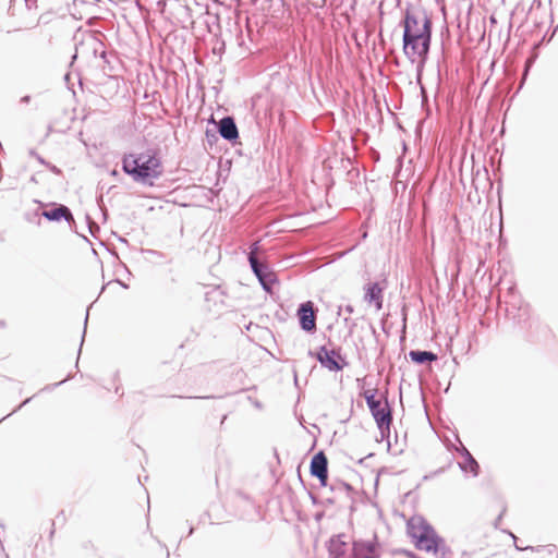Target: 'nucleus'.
I'll return each instance as SVG.
<instances>
[{"label":"nucleus","instance_id":"nucleus-1","mask_svg":"<svg viewBox=\"0 0 558 558\" xmlns=\"http://www.w3.org/2000/svg\"><path fill=\"white\" fill-rule=\"evenodd\" d=\"M432 38V21L423 12H408L404 19L403 52L418 66H423Z\"/></svg>","mask_w":558,"mask_h":558},{"label":"nucleus","instance_id":"nucleus-2","mask_svg":"<svg viewBox=\"0 0 558 558\" xmlns=\"http://www.w3.org/2000/svg\"><path fill=\"white\" fill-rule=\"evenodd\" d=\"M122 171L144 186H155V181L163 174L161 159L155 150L124 154L121 160Z\"/></svg>","mask_w":558,"mask_h":558},{"label":"nucleus","instance_id":"nucleus-3","mask_svg":"<svg viewBox=\"0 0 558 558\" xmlns=\"http://www.w3.org/2000/svg\"><path fill=\"white\" fill-rule=\"evenodd\" d=\"M407 533L416 549L433 554L438 551L441 538L423 517H411L407 522Z\"/></svg>","mask_w":558,"mask_h":558},{"label":"nucleus","instance_id":"nucleus-4","mask_svg":"<svg viewBox=\"0 0 558 558\" xmlns=\"http://www.w3.org/2000/svg\"><path fill=\"white\" fill-rule=\"evenodd\" d=\"M258 252L259 242L257 241L250 245L247 260L263 290L267 293H271L274 284L278 283V277L277 274L270 268L269 264L257 256Z\"/></svg>","mask_w":558,"mask_h":558},{"label":"nucleus","instance_id":"nucleus-5","mask_svg":"<svg viewBox=\"0 0 558 558\" xmlns=\"http://www.w3.org/2000/svg\"><path fill=\"white\" fill-rule=\"evenodd\" d=\"M232 501L236 515L244 521H257L260 519L259 507L244 492L236 490L233 494Z\"/></svg>","mask_w":558,"mask_h":558},{"label":"nucleus","instance_id":"nucleus-6","mask_svg":"<svg viewBox=\"0 0 558 558\" xmlns=\"http://www.w3.org/2000/svg\"><path fill=\"white\" fill-rule=\"evenodd\" d=\"M365 399L378 427L388 428L391 423V414L388 403H383L380 400L376 399L375 392L372 390H367L365 392Z\"/></svg>","mask_w":558,"mask_h":558},{"label":"nucleus","instance_id":"nucleus-7","mask_svg":"<svg viewBox=\"0 0 558 558\" xmlns=\"http://www.w3.org/2000/svg\"><path fill=\"white\" fill-rule=\"evenodd\" d=\"M209 123H213L218 134L231 145L239 143V129L232 116H225L218 122L215 121L214 116H210Z\"/></svg>","mask_w":558,"mask_h":558},{"label":"nucleus","instance_id":"nucleus-8","mask_svg":"<svg viewBox=\"0 0 558 558\" xmlns=\"http://www.w3.org/2000/svg\"><path fill=\"white\" fill-rule=\"evenodd\" d=\"M49 205L51 206L50 209H44L41 211V215L45 219L50 222H60L65 220L71 228L73 225H75L74 216L66 205L58 203H51Z\"/></svg>","mask_w":558,"mask_h":558},{"label":"nucleus","instance_id":"nucleus-9","mask_svg":"<svg viewBox=\"0 0 558 558\" xmlns=\"http://www.w3.org/2000/svg\"><path fill=\"white\" fill-rule=\"evenodd\" d=\"M317 359L322 363L323 366L328 368L329 371H341L347 362L344 357L340 354L339 351L333 349L322 348L320 351L316 354Z\"/></svg>","mask_w":558,"mask_h":558},{"label":"nucleus","instance_id":"nucleus-10","mask_svg":"<svg viewBox=\"0 0 558 558\" xmlns=\"http://www.w3.org/2000/svg\"><path fill=\"white\" fill-rule=\"evenodd\" d=\"M105 45L93 35H88L80 44L75 46V53L72 60H75L78 54H93L95 58H99L101 49Z\"/></svg>","mask_w":558,"mask_h":558},{"label":"nucleus","instance_id":"nucleus-11","mask_svg":"<svg viewBox=\"0 0 558 558\" xmlns=\"http://www.w3.org/2000/svg\"><path fill=\"white\" fill-rule=\"evenodd\" d=\"M300 327L306 332H314V302L308 300L299 305L296 311Z\"/></svg>","mask_w":558,"mask_h":558},{"label":"nucleus","instance_id":"nucleus-12","mask_svg":"<svg viewBox=\"0 0 558 558\" xmlns=\"http://www.w3.org/2000/svg\"><path fill=\"white\" fill-rule=\"evenodd\" d=\"M383 291L384 288L377 282L369 283L365 288V301L368 304H374L377 311L383 308Z\"/></svg>","mask_w":558,"mask_h":558},{"label":"nucleus","instance_id":"nucleus-13","mask_svg":"<svg viewBox=\"0 0 558 558\" xmlns=\"http://www.w3.org/2000/svg\"><path fill=\"white\" fill-rule=\"evenodd\" d=\"M328 460L323 451L316 453V477L323 486L327 485Z\"/></svg>","mask_w":558,"mask_h":558},{"label":"nucleus","instance_id":"nucleus-14","mask_svg":"<svg viewBox=\"0 0 558 558\" xmlns=\"http://www.w3.org/2000/svg\"><path fill=\"white\" fill-rule=\"evenodd\" d=\"M34 203L38 204L39 207L34 209V210H27L24 213V219L31 223H36V225H40V218L43 217L41 215V209L40 207H45L46 204H44L43 202L40 201H37V199H34Z\"/></svg>","mask_w":558,"mask_h":558},{"label":"nucleus","instance_id":"nucleus-15","mask_svg":"<svg viewBox=\"0 0 558 558\" xmlns=\"http://www.w3.org/2000/svg\"><path fill=\"white\" fill-rule=\"evenodd\" d=\"M410 357L413 362L420 363V364L425 363L427 361L432 362V361L437 360V356L434 353L428 352V351H411Z\"/></svg>","mask_w":558,"mask_h":558},{"label":"nucleus","instance_id":"nucleus-16","mask_svg":"<svg viewBox=\"0 0 558 558\" xmlns=\"http://www.w3.org/2000/svg\"><path fill=\"white\" fill-rule=\"evenodd\" d=\"M462 468L464 471L476 475L480 466L477 462L473 459V457L469 452H466V461Z\"/></svg>","mask_w":558,"mask_h":558},{"label":"nucleus","instance_id":"nucleus-17","mask_svg":"<svg viewBox=\"0 0 558 558\" xmlns=\"http://www.w3.org/2000/svg\"><path fill=\"white\" fill-rule=\"evenodd\" d=\"M313 451H314V441L310 446V449L304 458V462L307 463L308 472H310L311 476H314V453H313Z\"/></svg>","mask_w":558,"mask_h":558},{"label":"nucleus","instance_id":"nucleus-18","mask_svg":"<svg viewBox=\"0 0 558 558\" xmlns=\"http://www.w3.org/2000/svg\"><path fill=\"white\" fill-rule=\"evenodd\" d=\"M217 133L218 132L216 128L214 130L207 129L205 132L206 141L210 147L218 142Z\"/></svg>","mask_w":558,"mask_h":558},{"label":"nucleus","instance_id":"nucleus-19","mask_svg":"<svg viewBox=\"0 0 558 558\" xmlns=\"http://www.w3.org/2000/svg\"><path fill=\"white\" fill-rule=\"evenodd\" d=\"M72 377H73L72 374H68V376L63 380H61L59 383L47 385L45 388H43V391H51V390L56 389L57 387L63 385L68 380L72 379Z\"/></svg>","mask_w":558,"mask_h":558},{"label":"nucleus","instance_id":"nucleus-20","mask_svg":"<svg viewBox=\"0 0 558 558\" xmlns=\"http://www.w3.org/2000/svg\"><path fill=\"white\" fill-rule=\"evenodd\" d=\"M88 315H89V310L87 308L86 315H85V319H84V329H83L82 340H81V344H80V349H78V355L81 354L82 345L84 343V339H85V335H86V327H87V322H88Z\"/></svg>","mask_w":558,"mask_h":558},{"label":"nucleus","instance_id":"nucleus-21","mask_svg":"<svg viewBox=\"0 0 558 558\" xmlns=\"http://www.w3.org/2000/svg\"><path fill=\"white\" fill-rule=\"evenodd\" d=\"M99 58L104 61L105 64L108 65L109 70L111 71L112 66L110 65V61L108 59V52L106 51L105 48L101 49Z\"/></svg>","mask_w":558,"mask_h":558},{"label":"nucleus","instance_id":"nucleus-22","mask_svg":"<svg viewBox=\"0 0 558 558\" xmlns=\"http://www.w3.org/2000/svg\"><path fill=\"white\" fill-rule=\"evenodd\" d=\"M31 401V398H27L25 399L16 409H14L11 413H9L8 415L3 416L2 418H0V423H2L7 417H9L10 415H12L13 413H15L17 410H20L22 407H24L25 404H27L28 402Z\"/></svg>","mask_w":558,"mask_h":558},{"label":"nucleus","instance_id":"nucleus-23","mask_svg":"<svg viewBox=\"0 0 558 558\" xmlns=\"http://www.w3.org/2000/svg\"><path fill=\"white\" fill-rule=\"evenodd\" d=\"M46 167L54 174L59 175L62 173L61 169L58 168L56 165H52L51 162H47Z\"/></svg>","mask_w":558,"mask_h":558},{"label":"nucleus","instance_id":"nucleus-24","mask_svg":"<svg viewBox=\"0 0 558 558\" xmlns=\"http://www.w3.org/2000/svg\"><path fill=\"white\" fill-rule=\"evenodd\" d=\"M31 155L35 156V157H36V159H37L41 165H44V166H46V163L48 162V161H46V160H45L40 155H38V154H37L36 151H34V150H31Z\"/></svg>","mask_w":558,"mask_h":558},{"label":"nucleus","instance_id":"nucleus-25","mask_svg":"<svg viewBox=\"0 0 558 558\" xmlns=\"http://www.w3.org/2000/svg\"><path fill=\"white\" fill-rule=\"evenodd\" d=\"M300 364H301V363H300V362H298V363L294 365V371H293V372H294V381H295V385H298V383H299V377H298L299 375H298V374H299V369H300V366H301Z\"/></svg>","mask_w":558,"mask_h":558},{"label":"nucleus","instance_id":"nucleus-26","mask_svg":"<svg viewBox=\"0 0 558 558\" xmlns=\"http://www.w3.org/2000/svg\"><path fill=\"white\" fill-rule=\"evenodd\" d=\"M36 2H37V0H25L26 7L28 9L36 7Z\"/></svg>","mask_w":558,"mask_h":558},{"label":"nucleus","instance_id":"nucleus-27","mask_svg":"<svg viewBox=\"0 0 558 558\" xmlns=\"http://www.w3.org/2000/svg\"><path fill=\"white\" fill-rule=\"evenodd\" d=\"M178 398H183L182 396H177ZM189 399H213L214 396H203V397H187Z\"/></svg>","mask_w":558,"mask_h":558},{"label":"nucleus","instance_id":"nucleus-28","mask_svg":"<svg viewBox=\"0 0 558 558\" xmlns=\"http://www.w3.org/2000/svg\"><path fill=\"white\" fill-rule=\"evenodd\" d=\"M22 104H28L31 101V96L29 95H25L21 98L20 100Z\"/></svg>","mask_w":558,"mask_h":558},{"label":"nucleus","instance_id":"nucleus-29","mask_svg":"<svg viewBox=\"0 0 558 558\" xmlns=\"http://www.w3.org/2000/svg\"><path fill=\"white\" fill-rule=\"evenodd\" d=\"M296 531H298V533L300 534V536H299V543H300V547H301V549L303 550V539H302V537H301V532H300V530H299V526H296Z\"/></svg>","mask_w":558,"mask_h":558},{"label":"nucleus","instance_id":"nucleus-30","mask_svg":"<svg viewBox=\"0 0 558 558\" xmlns=\"http://www.w3.org/2000/svg\"><path fill=\"white\" fill-rule=\"evenodd\" d=\"M307 493H308V497L311 498L312 502L314 504V497H315L314 490L308 489Z\"/></svg>","mask_w":558,"mask_h":558},{"label":"nucleus","instance_id":"nucleus-31","mask_svg":"<svg viewBox=\"0 0 558 558\" xmlns=\"http://www.w3.org/2000/svg\"><path fill=\"white\" fill-rule=\"evenodd\" d=\"M116 282H118L122 288L124 289H128L129 288V284L124 283L123 281L119 280V279H116L114 280Z\"/></svg>","mask_w":558,"mask_h":558},{"label":"nucleus","instance_id":"nucleus-32","mask_svg":"<svg viewBox=\"0 0 558 558\" xmlns=\"http://www.w3.org/2000/svg\"><path fill=\"white\" fill-rule=\"evenodd\" d=\"M157 5H158L159 8H165V7H166V0H159V1L157 2Z\"/></svg>","mask_w":558,"mask_h":558},{"label":"nucleus","instance_id":"nucleus-33","mask_svg":"<svg viewBox=\"0 0 558 558\" xmlns=\"http://www.w3.org/2000/svg\"><path fill=\"white\" fill-rule=\"evenodd\" d=\"M53 534H54V522L51 523V530H50V534H49L50 538L53 536Z\"/></svg>","mask_w":558,"mask_h":558},{"label":"nucleus","instance_id":"nucleus-34","mask_svg":"<svg viewBox=\"0 0 558 558\" xmlns=\"http://www.w3.org/2000/svg\"><path fill=\"white\" fill-rule=\"evenodd\" d=\"M118 174H119L118 170L113 169V170L111 171V175L117 177Z\"/></svg>","mask_w":558,"mask_h":558},{"label":"nucleus","instance_id":"nucleus-35","mask_svg":"<svg viewBox=\"0 0 558 558\" xmlns=\"http://www.w3.org/2000/svg\"><path fill=\"white\" fill-rule=\"evenodd\" d=\"M193 532H194V527H193V526H191V527H190V531H189V533H187V536H191V535L193 534Z\"/></svg>","mask_w":558,"mask_h":558},{"label":"nucleus","instance_id":"nucleus-36","mask_svg":"<svg viewBox=\"0 0 558 558\" xmlns=\"http://www.w3.org/2000/svg\"><path fill=\"white\" fill-rule=\"evenodd\" d=\"M308 355H310L311 357H314V350L310 349V350H308Z\"/></svg>","mask_w":558,"mask_h":558},{"label":"nucleus","instance_id":"nucleus-37","mask_svg":"<svg viewBox=\"0 0 558 558\" xmlns=\"http://www.w3.org/2000/svg\"><path fill=\"white\" fill-rule=\"evenodd\" d=\"M184 10H185L187 13H190V12H191V8H190L189 5H185V7H184Z\"/></svg>","mask_w":558,"mask_h":558},{"label":"nucleus","instance_id":"nucleus-38","mask_svg":"<svg viewBox=\"0 0 558 558\" xmlns=\"http://www.w3.org/2000/svg\"><path fill=\"white\" fill-rule=\"evenodd\" d=\"M300 425H302V426H303V427H304V428H305V429L311 434V430H308V429L306 428V426H304V424H303V422H302L301 420H300Z\"/></svg>","mask_w":558,"mask_h":558},{"label":"nucleus","instance_id":"nucleus-39","mask_svg":"<svg viewBox=\"0 0 558 558\" xmlns=\"http://www.w3.org/2000/svg\"><path fill=\"white\" fill-rule=\"evenodd\" d=\"M254 404H255L256 408H260L262 407V404L258 401H256Z\"/></svg>","mask_w":558,"mask_h":558},{"label":"nucleus","instance_id":"nucleus-40","mask_svg":"<svg viewBox=\"0 0 558 558\" xmlns=\"http://www.w3.org/2000/svg\"><path fill=\"white\" fill-rule=\"evenodd\" d=\"M274 454H275V457L277 458L278 462H280L279 457H278V452H277V451H275V452H274Z\"/></svg>","mask_w":558,"mask_h":558},{"label":"nucleus","instance_id":"nucleus-41","mask_svg":"<svg viewBox=\"0 0 558 558\" xmlns=\"http://www.w3.org/2000/svg\"><path fill=\"white\" fill-rule=\"evenodd\" d=\"M314 371V365L311 366L310 368V374Z\"/></svg>","mask_w":558,"mask_h":558},{"label":"nucleus","instance_id":"nucleus-42","mask_svg":"<svg viewBox=\"0 0 558 558\" xmlns=\"http://www.w3.org/2000/svg\"><path fill=\"white\" fill-rule=\"evenodd\" d=\"M105 289H106V286H102L100 293L104 292Z\"/></svg>","mask_w":558,"mask_h":558},{"label":"nucleus","instance_id":"nucleus-43","mask_svg":"<svg viewBox=\"0 0 558 558\" xmlns=\"http://www.w3.org/2000/svg\"><path fill=\"white\" fill-rule=\"evenodd\" d=\"M310 558V557H308Z\"/></svg>","mask_w":558,"mask_h":558}]
</instances>
